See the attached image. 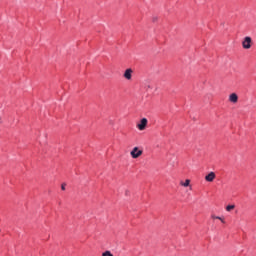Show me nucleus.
<instances>
[{
  "instance_id": "obj_1",
  "label": "nucleus",
  "mask_w": 256,
  "mask_h": 256,
  "mask_svg": "<svg viewBox=\"0 0 256 256\" xmlns=\"http://www.w3.org/2000/svg\"><path fill=\"white\" fill-rule=\"evenodd\" d=\"M132 159H139L143 155V150H140L139 147H134L130 152Z\"/></svg>"
},
{
  "instance_id": "obj_2",
  "label": "nucleus",
  "mask_w": 256,
  "mask_h": 256,
  "mask_svg": "<svg viewBox=\"0 0 256 256\" xmlns=\"http://www.w3.org/2000/svg\"><path fill=\"white\" fill-rule=\"evenodd\" d=\"M253 43V39L251 37L246 36L242 41V47L243 49H249Z\"/></svg>"
},
{
  "instance_id": "obj_3",
  "label": "nucleus",
  "mask_w": 256,
  "mask_h": 256,
  "mask_svg": "<svg viewBox=\"0 0 256 256\" xmlns=\"http://www.w3.org/2000/svg\"><path fill=\"white\" fill-rule=\"evenodd\" d=\"M123 77L127 81H131V79H133V69H131V68L126 69L123 74Z\"/></svg>"
},
{
  "instance_id": "obj_4",
  "label": "nucleus",
  "mask_w": 256,
  "mask_h": 256,
  "mask_svg": "<svg viewBox=\"0 0 256 256\" xmlns=\"http://www.w3.org/2000/svg\"><path fill=\"white\" fill-rule=\"evenodd\" d=\"M147 118H142L140 120V123L137 124V128L139 129V131H145V128L147 127Z\"/></svg>"
},
{
  "instance_id": "obj_5",
  "label": "nucleus",
  "mask_w": 256,
  "mask_h": 256,
  "mask_svg": "<svg viewBox=\"0 0 256 256\" xmlns=\"http://www.w3.org/2000/svg\"><path fill=\"white\" fill-rule=\"evenodd\" d=\"M215 172H210L208 175L205 176V181H208V183H213L215 181Z\"/></svg>"
},
{
  "instance_id": "obj_6",
  "label": "nucleus",
  "mask_w": 256,
  "mask_h": 256,
  "mask_svg": "<svg viewBox=\"0 0 256 256\" xmlns=\"http://www.w3.org/2000/svg\"><path fill=\"white\" fill-rule=\"evenodd\" d=\"M229 101L230 103H237V101H239V96H237L236 93H232L229 96Z\"/></svg>"
},
{
  "instance_id": "obj_7",
  "label": "nucleus",
  "mask_w": 256,
  "mask_h": 256,
  "mask_svg": "<svg viewBox=\"0 0 256 256\" xmlns=\"http://www.w3.org/2000/svg\"><path fill=\"white\" fill-rule=\"evenodd\" d=\"M180 185H181L182 187H189V185H191V180L186 179L185 182L181 181V182H180Z\"/></svg>"
},
{
  "instance_id": "obj_8",
  "label": "nucleus",
  "mask_w": 256,
  "mask_h": 256,
  "mask_svg": "<svg viewBox=\"0 0 256 256\" xmlns=\"http://www.w3.org/2000/svg\"><path fill=\"white\" fill-rule=\"evenodd\" d=\"M213 219H219V221H221L222 223H225V220L219 216H215V215H212L211 216Z\"/></svg>"
},
{
  "instance_id": "obj_9",
  "label": "nucleus",
  "mask_w": 256,
  "mask_h": 256,
  "mask_svg": "<svg viewBox=\"0 0 256 256\" xmlns=\"http://www.w3.org/2000/svg\"><path fill=\"white\" fill-rule=\"evenodd\" d=\"M233 209H235V205H228L226 207V211H233Z\"/></svg>"
},
{
  "instance_id": "obj_10",
  "label": "nucleus",
  "mask_w": 256,
  "mask_h": 256,
  "mask_svg": "<svg viewBox=\"0 0 256 256\" xmlns=\"http://www.w3.org/2000/svg\"><path fill=\"white\" fill-rule=\"evenodd\" d=\"M102 256H113V254L111 253V251H105L102 253Z\"/></svg>"
},
{
  "instance_id": "obj_11",
  "label": "nucleus",
  "mask_w": 256,
  "mask_h": 256,
  "mask_svg": "<svg viewBox=\"0 0 256 256\" xmlns=\"http://www.w3.org/2000/svg\"><path fill=\"white\" fill-rule=\"evenodd\" d=\"M152 21L153 23H157V21H159V18L157 16L152 17Z\"/></svg>"
},
{
  "instance_id": "obj_12",
  "label": "nucleus",
  "mask_w": 256,
  "mask_h": 256,
  "mask_svg": "<svg viewBox=\"0 0 256 256\" xmlns=\"http://www.w3.org/2000/svg\"><path fill=\"white\" fill-rule=\"evenodd\" d=\"M61 189H62V191H65V184L61 185Z\"/></svg>"
}]
</instances>
